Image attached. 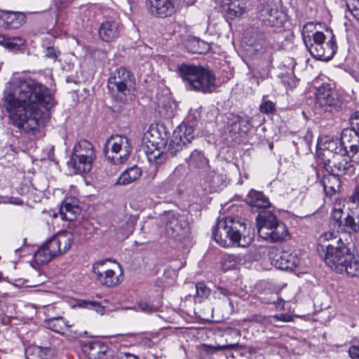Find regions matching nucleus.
<instances>
[{"label":"nucleus","instance_id":"nucleus-16","mask_svg":"<svg viewBox=\"0 0 359 359\" xmlns=\"http://www.w3.org/2000/svg\"><path fill=\"white\" fill-rule=\"evenodd\" d=\"M271 259V264L280 270H292L300 264V258L296 252L283 251Z\"/></svg>","mask_w":359,"mask_h":359},{"label":"nucleus","instance_id":"nucleus-29","mask_svg":"<svg viewBox=\"0 0 359 359\" xmlns=\"http://www.w3.org/2000/svg\"><path fill=\"white\" fill-rule=\"evenodd\" d=\"M80 212V208L76 204H74L65 200L60 208V214L62 219L72 221Z\"/></svg>","mask_w":359,"mask_h":359},{"label":"nucleus","instance_id":"nucleus-3","mask_svg":"<svg viewBox=\"0 0 359 359\" xmlns=\"http://www.w3.org/2000/svg\"><path fill=\"white\" fill-rule=\"evenodd\" d=\"M177 72L187 89L203 94L213 93L217 85L215 73L201 65L182 64Z\"/></svg>","mask_w":359,"mask_h":359},{"label":"nucleus","instance_id":"nucleus-18","mask_svg":"<svg viewBox=\"0 0 359 359\" xmlns=\"http://www.w3.org/2000/svg\"><path fill=\"white\" fill-rule=\"evenodd\" d=\"M281 221L278 220L275 215L271 212H263L257 217V226L260 237L267 236V232L273 229V226L280 224Z\"/></svg>","mask_w":359,"mask_h":359},{"label":"nucleus","instance_id":"nucleus-43","mask_svg":"<svg viewBox=\"0 0 359 359\" xmlns=\"http://www.w3.org/2000/svg\"><path fill=\"white\" fill-rule=\"evenodd\" d=\"M196 295L195 298L196 299H198L200 302L208 298L210 294V289L203 282L196 283Z\"/></svg>","mask_w":359,"mask_h":359},{"label":"nucleus","instance_id":"nucleus-47","mask_svg":"<svg viewBox=\"0 0 359 359\" xmlns=\"http://www.w3.org/2000/svg\"><path fill=\"white\" fill-rule=\"evenodd\" d=\"M207 347V351H223V350H227V349H238L241 347V345L238 343L236 344H226V345H218V346H212V345H205Z\"/></svg>","mask_w":359,"mask_h":359},{"label":"nucleus","instance_id":"nucleus-53","mask_svg":"<svg viewBox=\"0 0 359 359\" xmlns=\"http://www.w3.org/2000/svg\"><path fill=\"white\" fill-rule=\"evenodd\" d=\"M273 318L277 320H281L283 322H290L292 318L290 315L286 313H281L280 315H276Z\"/></svg>","mask_w":359,"mask_h":359},{"label":"nucleus","instance_id":"nucleus-27","mask_svg":"<svg viewBox=\"0 0 359 359\" xmlns=\"http://www.w3.org/2000/svg\"><path fill=\"white\" fill-rule=\"evenodd\" d=\"M339 177L332 173L323 176L321 184L326 196L331 197L339 191L341 186Z\"/></svg>","mask_w":359,"mask_h":359},{"label":"nucleus","instance_id":"nucleus-21","mask_svg":"<svg viewBox=\"0 0 359 359\" xmlns=\"http://www.w3.org/2000/svg\"><path fill=\"white\" fill-rule=\"evenodd\" d=\"M165 231L168 236L175 238L180 234L183 229L182 218L172 212H168L163 217Z\"/></svg>","mask_w":359,"mask_h":359},{"label":"nucleus","instance_id":"nucleus-32","mask_svg":"<svg viewBox=\"0 0 359 359\" xmlns=\"http://www.w3.org/2000/svg\"><path fill=\"white\" fill-rule=\"evenodd\" d=\"M175 104L168 98L158 99L157 102L156 111L164 118H170L174 115Z\"/></svg>","mask_w":359,"mask_h":359},{"label":"nucleus","instance_id":"nucleus-63","mask_svg":"<svg viewBox=\"0 0 359 359\" xmlns=\"http://www.w3.org/2000/svg\"><path fill=\"white\" fill-rule=\"evenodd\" d=\"M229 304L231 305L232 304V302L229 299Z\"/></svg>","mask_w":359,"mask_h":359},{"label":"nucleus","instance_id":"nucleus-39","mask_svg":"<svg viewBox=\"0 0 359 359\" xmlns=\"http://www.w3.org/2000/svg\"><path fill=\"white\" fill-rule=\"evenodd\" d=\"M346 6V17L349 18L351 15L355 19L359 20V0H347Z\"/></svg>","mask_w":359,"mask_h":359},{"label":"nucleus","instance_id":"nucleus-28","mask_svg":"<svg viewBox=\"0 0 359 359\" xmlns=\"http://www.w3.org/2000/svg\"><path fill=\"white\" fill-rule=\"evenodd\" d=\"M267 236H262L264 240H269L271 242H279L285 241L289 237V233L285 224L281 222L273 226L269 232Z\"/></svg>","mask_w":359,"mask_h":359},{"label":"nucleus","instance_id":"nucleus-40","mask_svg":"<svg viewBox=\"0 0 359 359\" xmlns=\"http://www.w3.org/2000/svg\"><path fill=\"white\" fill-rule=\"evenodd\" d=\"M232 121L233 123L236 121L238 122L241 128V133H247L251 128V119L248 116H239L238 115L232 114Z\"/></svg>","mask_w":359,"mask_h":359},{"label":"nucleus","instance_id":"nucleus-12","mask_svg":"<svg viewBox=\"0 0 359 359\" xmlns=\"http://www.w3.org/2000/svg\"><path fill=\"white\" fill-rule=\"evenodd\" d=\"M109 259L97 262L93 266V272L95 276V279L102 285L111 287L117 285L121 283L120 276L121 275L120 266H117L116 269H119V274L112 269H108L106 266Z\"/></svg>","mask_w":359,"mask_h":359},{"label":"nucleus","instance_id":"nucleus-36","mask_svg":"<svg viewBox=\"0 0 359 359\" xmlns=\"http://www.w3.org/2000/svg\"><path fill=\"white\" fill-rule=\"evenodd\" d=\"M147 156L151 163L156 165H161L165 163L167 159L166 154L163 151H160L158 148L154 151H147Z\"/></svg>","mask_w":359,"mask_h":359},{"label":"nucleus","instance_id":"nucleus-48","mask_svg":"<svg viewBox=\"0 0 359 359\" xmlns=\"http://www.w3.org/2000/svg\"><path fill=\"white\" fill-rule=\"evenodd\" d=\"M227 125L230 127V131L233 132L234 133H241V128L240 126V124L238 122H236L235 123H233L232 121V114H229V116L227 117Z\"/></svg>","mask_w":359,"mask_h":359},{"label":"nucleus","instance_id":"nucleus-22","mask_svg":"<svg viewBox=\"0 0 359 359\" xmlns=\"http://www.w3.org/2000/svg\"><path fill=\"white\" fill-rule=\"evenodd\" d=\"M302 38L308 50L313 57H316L319 49H320L322 46L323 42L326 39L324 33L319 31L313 33L312 36L309 34L306 35V33L303 32Z\"/></svg>","mask_w":359,"mask_h":359},{"label":"nucleus","instance_id":"nucleus-59","mask_svg":"<svg viewBox=\"0 0 359 359\" xmlns=\"http://www.w3.org/2000/svg\"><path fill=\"white\" fill-rule=\"evenodd\" d=\"M10 203L15 205H22L23 203L20 198L14 197L11 198Z\"/></svg>","mask_w":359,"mask_h":359},{"label":"nucleus","instance_id":"nucleus-57","mask_svg":"<svg viewBox=\"0 0 359 359\" xmlns=\"http://www.w3.org/2000/svg\"><path fill=\"white\" fill-rule=\"evenodd\" d=\"M217 290L220 294L223 295L224 297H229V292L226 288L219 287Z\"/></svg>","mask_w":359,"mask_h":359},{"label":"nucleus","instance_id":"nucleus-46","mask_svg":"<svg viewBox=\"0 0 359 359\" xmlns=\"http://www.w3.org/2000/svg\"><path fill=\"white\" fill-rule=\"evenodd\" d=\"M343 210L342 208L340 207V205H335L332 212V217L333 220H334L339 226H341L343 225L344 219L342 218L343 216Z\"/></svg>","mask_w":359,"mask_h":359},{"label":"nucleus","instance_id":"nucleus-13","mask_svg":"<svg viewBox=\"0 0 359 359\" xmlns=\"http://www.w3.org/2000/svg\"><path fill=\"white\" fill-rule=\"evenodd\" d=\"M73 241V234L71 232L65 231L57 233L43 245L48 252L55 257L69 250Z\"/></svg>","mask_w":359,"mask_h":359},{"label":"nucleus","instance_id":"nucleus-20","mask_svg":"<svg viewBox=\"0 0 359 359\" xmlns=\"http://www.w3.org/2000/svg\"><path fill=\"white\" fill-rule=\"evenodd\" d=\"M98 34L104 41L110 42L115 40L120 35L118 23L112 20H104L99 27Z\"/></svg>","mask_w":359,"mask_h":359},{"label":"nucleus","instance_id":"nucleus-9","mask_svg":"<svg viewBox=\"0 0 359 359\" xmlns=\"http://www.w3.org/2000/svg\"><path fill=\"white\" fill-rule=\"evenodd\" d=\"M194 138V128L187 124H182L174 130L169 142H162V144L168 152L175 155L190 144Z\"/></svg>","mask_w":359,"mask_h":359},{"label":"nucleus","instance_id":"nucleus-49","mask_svg":"<svg viewBox=\"0 0 359 359\" xmlns=\"http://www.w3.org/2000/svg\"><path fill=\"white\" fill-rule=\"evenodd\" d=\"M140 309L145 313H151L157 311V307L144 302H140L138 304Z\"/></svg>","mask_w":359,"mask_h":359},{"label":"nucleus","instance_id":"nucleus-56","mask_svg":"<svg viewBox=\"0 0 359 359\" xmlns=\"http://www.w3.org/2000/svg\"><path fill=\"white\" fill-rule=\"evenodd\" d=\"M185 171V168L184 165H179L178 167H177L175 168V170H174V172H172V176L173 177H175V176H177L179 175H182L183 172H184Z\"/></svg>","mask_w":359,"mask_h":359},{"label":"nucleus","instance_id":"nucleus-19","mask_svg":"<svg viewBox=\"0 0 359 359\" xmlns=\"http://www.w3.org/2000/svg\"><path fill=\"white\" fill-rule=\"evenodd\" d=\"M0 19L5 29H18L26 22V15L22 12L0 11Z\"/></svg>","mask_w":359,"mask_h":359},{"label":"nucleus","instance_id":"nucleus-60","mask_svg":"<svg viewBox=\"0 0 359 359\" xmlns=\"http://www.w3.org/2000/svg\"><path fill=\"white\" fill-rule=\"evenodd\" d=\"M353 130H355V132L357 133V135H359V123H354L353 124Z\"/></svg>","mask_w":359,"mask_h":359},{"label":"nucleus","instance_id":"nucleus-14","mask_svg":"<svg viewBox=\"0 0 359 359\" xmlns=\"http://www.w3.org/2000/svg\"><path fill=\"white\" fill-rule=\"evenodd\" d=\"M315 95L316 104L320 107H337L340 103L337 93L329 83H323L319 86Z\"/></svg>","mask_w":359,"mask_h":359},{"label":"nucleus","instance_id":"nucleus-4","mask_svg":"<svg viewBox=\"0 0 359 359\" xmlns=\"http://www.w3.org/2000/svg\"><path fill=\"white\" fill-rule=\"evenodd\" d=\"M245 224L239 219L228 217L218 222L212 231L215 241L221 247L229 248L233 245L245 247Z\"/></svg>","mask_w":359,"mask_h":359},{"label":"nucleus","instance_id":"nucleus-45","mask_svg":"<svg viewBox=\"0 0 359 359\" xmlns=\"http://www.w3.org/2000/svg\"><path fill=\"white\" fill-rule=\"evenodd\" d=\"M259 111L263 114H271L276 111V104L271 100L266 99L264 96L259 105Z\"/></svg>","mask_w":359,"mask_h":359},{"label":"nucleus","instance_id":"nucleus-51","mask_svg":"<svg viewBox=\"0 0 359 359\" xmlns=\"http://www.w3.org/2000/svg\"><path fill=\"white\" fill-rule=\"evenodd\" d=\"M348 353L352 359H359V346H351L349 348Z\"/></svg>","mask_w":359,"mask_h":359},{"label":"nucleus","instance_id":"nucleus-7","mask_svg":"<svg viewBox=\"0 0 359 359\" xmlns=\"http://www.w3.org/2000/svg\"><path fill=\"white\" fill-rule=\"evenodd\" d=\"M327 149L348 154L351 156L353 161L359 163V135L355 130L345 128L341 132L339 145L337 141H330L327 142Z\"/></svg>","mask_w":359,"mask_h":359},{"label":"nucleus","instance_id":"nucleus-1","mask_svg":"<svg viewBox=\"0 0 359 359\" xmlns=\"http://www.w3.org/2000/svg\"><path fill=\"white\" fill-rule=\"evenodd\" d=\"M18 97H5V107L13 126L27 133H34L44 126L48 111L56 104L53 94L46 86L34 80L19 84Z\"/></svg>","mask_w":359,"mask_h":359},{"label":"nucleus","instance_id":"nucleus-24","mask_svg":"<svg viewBox=\"0 0 359 359\" xmlns=\"http://www.w3.org/2000/svg\"><path fill=\"white\" fill-rule=\"evenodd\" d=\"M186 162L190 168H196L203 172H208L210 169L209 161L203 153L199 150H194L191 153Z\"/></svg>","mask_w":359,"mask_h":359},{"label":"nucleus","instance_id":"nucleus-41","mask_svg":"<svg viewBox=\"0 0 359 359\" xmlns=\"http://www.w3.org/2000/svg\"><path fill=\"white\" fill-rule=\"evenodd\" d=\"M245 12L243 6L236 4V2H231L226 10V15L231 19L240 17Z\"/></svg>","mask_w":359,"mask_h":359},{"label":"nucleus","instance_id":"nucleus-38","mask_svg":"<svg viewBox=\"0 0 359 359\" xmlns=\"http://www.w3.org/2000/svg\"><path fill=\"white\" fill-rule=\"evenodd\" d=\"M204 180L207 182L210 190H215L220 185L222 177L217 175L215 170H210L207 176L205 177Z\"/></svg>","mask_w":359,"mask_h":359},{"label":"nucleus","instance_id":"nucleus-55","mask_svg":"<svg viewBox=\"0 0 359 359\" xmlns=\"http://www.w3.org/2000/svg\"><path fill=\"white\" fill-rule=\"evenodd\" d=\"M140 344L147 347H151L154 345L153 341L148 337H144L140 341Z\"/></svg>","mask_w":359,"mask_h":359},{"label":"nucleus","instance_id":"nucleus-50","mask_svg":"<svg viewBox=\"0 0 359 359\" xmlns=\"http://www.w3.org/2000/svg\"><path fill=\"white\" fill-rule=\"evenodd\" d=\"M60 54V51L56 50L55 48L53 46H49L46 48V53H45V57L48 58H51L53 60H56L57 56Z\"/></svg>","mask_w":359,"mask_h":359},{"label":"nucleus","instance_id":"nucleus-54","mask_svg":"<svg viewBox=\"0 0 359 359\" xmlns=\"http://www.w3.org/2000/svg\"><path fill=\"white\" fill-rule=\"evenodd\" d=\"M350 122L351 126L350 129H353V124L355 123H359V111H355L351 115Z\"/></svg>","mask_w":359,"mask_h":359},{"label":"nucleus","instance_id":"nucleus-26","mask_svg":"<svg viewBox=\"0 0 359 359\" xmlns=\"http://www.w3.org/2000/svg\"><path fill=\"white\" fill-rule=\"evenodd\" d=\"M246 202L255 211L265 209L270 205L269 199L263 193L255 190H251L249 192L246 198Z\"/></svg>","mask_w":359,"mask_h":359},{"label":"nucleus","instance_id":"nucleus-62","mask_svg":"<svg viewBox=\"0 0 359 359\" xmlns=\"http://www.w3.org/2000/svg\"><path fill=\"white\" fill-rule=\"evenodd\" d=\"M154 172H156V167H155V168H154Z\"/></svg>","mask_w":359,"mask_h":359},{"label":"nucleus","instance_id":"nucleus-42","mask_svg":"<svg viewBox=\"0 0 359 359\" xmlns=\"http://www.w3.org/2000/svg\"><path fill=\"white\" fill-rule=\"evenodd\" d=\"M79 306L81 308L94 310L101 315L104 312V307L97 302L82 300L79 303Z\"/></svg>","mask_w":359,"mask_h":359},{"label":"nucleus","instance_id":"nucleus-30","mask_svg":"<svg viewBox=\"0 0 359 359\" xmlns=\"http://www.w3.org/2000/svg\"><path fill=\"white\" fill-rule=\"evenodd\" d=\"M142 175L141 169L137 166H133L121 173L118 178L116 184H128L138 179Z\"/></svg>","mask_w":359,"mask_h":359},{"label":"nucleus","instance_id":"nucleus-17","mask_svg":"<svg viewBox=\"0 0 359 359\" xmlns=\"http://www.w3.org/2000/svg\"><path fill=\"white\" fill-rule=\"evenodd\" d=\"M175 1L148 0L147 7L151 15L158 18H166L174 13Z\"/></svg>","mask_w":359,"mask_h":359},{"label":"nucleus","instance_id":"nucleus-25","mask_svg":"<svg viewBox=\"0 0 359 359\" xmlns=\"http://www.w3.org/2000/svg\"><path fill=\"white\" fill-rule=\"evenodd\" d=\"M337 46L335 41L334 35L331 33L330 39L323 42L320 49H319L316 57L323 61H328L331 60L336 53Z\"/></svg>","mask_w":359,"mask_h":359},{"label":"nucleus","instance_id":"nucleus-23","mask_svg":"<svg viewBox=\"0 0 359 359\" xmlns=\"http://www.w3.org/2000/svg\"><path fill=\"white\" fill-rule=\"evenodd\" d=\"M83 353L90 359H100L108 351V346L100 341H89L82 345Z\"/></svg>","mask_w":359,"mask_h":359},{"label":"nucleus","instance_id":"nucleus-37","mask_svg":"<svg viewBox=\"0 0 359 359\" xmlns=\"http://www.w3.org/2000/svg\"><path fill=\"white\" fill-rule=\"evenodd\" d=\"M67 326L64 318L62 317L49 319L46 321V327L57 333L63 332Z\"/></svg>","mask_w":359,"mask_h":359},{"label":"nucleus","instance_id":"nucleus-33","mask_svg":"<svg viewBox=\"0 0 359 359\" xmlns=\"http://www.w3.org/2000/svg\"><path fill=\"white\" fill-rule=\"evenodd\" d=\"M187 48L193 53H203L210 49V45L198 38H193L187 43Z\"/></svg>","mask_w":359,"mask_h":359},{"label":"nucleus","instance_id":"nucleus-61","mask_svg":"<svg viewBox=\"0 0 359 359\" xmlns=\"http://www.w3.org/2000/svg\"><path fill=\"white\" fill-rule=\"evenodd\" d=\"M284 301L283 300V299L281 298H278V302H277V304L278 305H280L281 303H283Z\"/></svg>","mask_w":359,"mask_h":359},{"label":"nucleus","instance_id":"nucleus-11","mask_svg":"<svg viewBox=\"0 0 359 359\" xmlns=\"http://www.w3.org/2000/svg\"><path fill=\"white\" fill-rule=\"evenodd\" d=\"M133 76L124 67L116 69L109 78L108 88L113 93H129L133 88Z\"/></svg>","mask_w":359,"mask_h":359},{"label":"nucleus","instance_id":"nucleus-15","mask_svg":"<svg viewBox=\"0 0 359 359\" xmlns=\"http://www.w3.org/2000/svg\"><path fill=\"white\" fill-rule=\"evenodd\" d=\"M350 201L348 208L351 212L344 219L342 226L349 228L353 231H357L359 229V184L355 187Z\"/></svg>","mask_w":359,"mask_h":359},{"label":"nucleus","instance_id":"nucleus-8","mask_svg":"<svg viewBox=\"0 0 359 359\" xmlns=\"http://www.w3.org/2000/svg\"><path fill=\"white\" fill-rule=\"evenodd\" d=\"M130 153V147L126 137L116 135L107 139L104 154L111 163L123 164L128 160Z\"/></svg>","mask_w":359,"mask_h":359},{"label":"nucleus","instance_id":"nucleus-31","mask_svg":"<svg viewBox=\"0 0 359 359\" xmlns=\"http://www.w3.org/2000/svg\"><path fill=\"white\" fill-rule=\"evenodd\" d=\"M255 50L257 52L267 53L271 55L275 50V45L271 39H268L264 35H262L255 41Z\"/></svg>","mask_w":359,"mask_h":359},{"label":"nucleus","instance_id":"nucleus-5","mask_svg":"<svg viewBox=\"0 0 359 359\" xmlns=\"http://www.w3.org/2000/svg\"><path fill=\"white\" fill-rule=\"evenodd\" d=\"M95 158L93 146L90 142L83 140L74 145L67 165L75 174L88 173L91 170Z\"/></svg>","mask_w":359,"mask_h":359},{"label":"nucleus","instance_id":"nucleus-44","mask_svg":"<svg viewBox=\"0 0 359 359\" xmlns=\"http://www.w3.org/2000/svg\"><path fill=\"white\" fill-rule=\"evenodd\" d=\"M25 43V41L20 37H8L6 48L15 52L18 51Z\"/></svg>","mask_w":359,"mask_h":359},{"label":"nucleus","instance_id":"nucleus-58","mask_svg":"<svg viewBox=\"0 0 359 359\" xmlns=\"http://www.w3.org/2000/svg\"><path fill=\"white\" fill-rule=\"evenodd\" d=\"M8 40V37L4 34H0V45H2L4 47H6Z\"/></svg>","mask_w":359,"mask_h":359},{"label":"nucleus","instance_id":"nucleus-52","mask_svg":"<svg viewBox=\"0 0 359 359\" xmlns=\"http://www.w3.org/2000/svg\"><path fill=\"white\" fill-rule=\"evenodd\" d=\"M113 359H140L137 355L132 354L130 353L125 352L121 353Z\"/></svg>","mask_w":359,"mask_h":359},{"label":"nucleus","instance_id":"nucleus-34","mask_svg":"<svg viewBox=\"0 0 359 359\" xmlns=\"http://www.w3.org/2000/svg\"><path fill=\"white\" fill-rule=\"evenodd\" d=\"M50 351L48 347L29 346L25 349L26 359H46V357Z\"/></svg>","mask_w":359,"mask_h":359},{"label":"nucleus","instance_id":"nucleus-2","mask_svg":"<svg viewBox=\"0 0 359 359\" xmlns=\"http://www.w3.org/2000/svg\"><path fill=\"white\" fill-rule=\"evenodd\" d=\"M320 241L317 251L329 267L351 277L359 275V257L353 254L341 238L327 232L320 236Z\"/></svg>","mask_w":359,"mask_h":359},{"label":"nucleus","instance_id":"nucleus-6","mask_svg":"<svg viewBox=\"0 0 359 359\" xmlns=\"http://www.w3.org/2000/svg\"><path fill=\"white\" fill-rule=\"evenodd\" d=\"M322 156L320 163L323 164V167L327 172L341 176L353 171V165L350 160L351 156L337 151H329L327 146L323 150Z\"/></svg>","mask_w":359,"mask_h":359},{"label":"nucleus","instance_id":"nucleus-35","mask_svg":"<svg viewBox=\"0 0 359 359\" xmlns=\"http://www.w3.org/2000/svg\"><path fill=\"white\" fill-rule=\"evenodd\" d=\"M34 258L38 264H44L50 262L54 257L48 252L45 245H43L35 252Z\"/></svg>","mask_w":359,"mask_h":359},{"label":"nucleus","instance_id":"nucleus-10","mask_svg":"<svg viewBox=\"0 0 359 359\" xmlns=\"http://www.w3.org/2000/svg\"><path fill=\"white\" fill-rule=\"evenodd\" d=\"M258 18L268 27H280L286 20L285 14L278 8L274 1H268L262 6L258 12Z\"/></svg>","mask_w":359,"mask_h":359}]
</instances>
